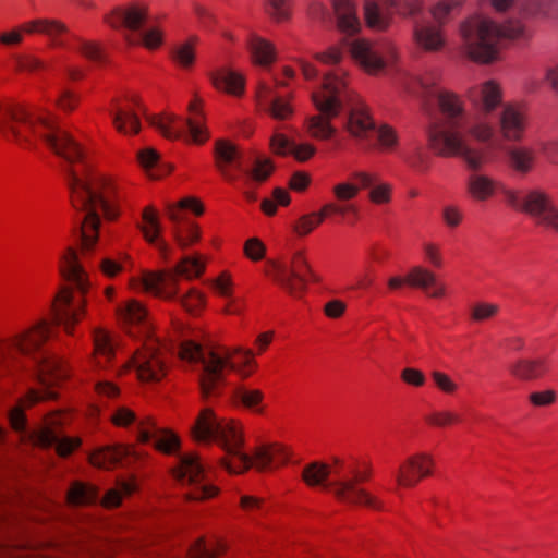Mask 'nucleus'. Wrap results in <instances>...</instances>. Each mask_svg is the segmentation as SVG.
Masks as SVG:
<instances>
[{"label":"nucleus","instance_id":"f03ea898","mask_svg":"<svg viewBox=\"0 0 558 558\" xmlns=\"http://www.w3.org/2000/svg\"><path fill=\"white\" fill-rule=\"evenodd\" d=\"M49 335V324L46 319H41L31 329L0 341V361L13 357L16 354L29 356L38 369L40 387L29 390L21 404L10 411V423L16 432H23L26 427L23 408L39 401L57 398V392L52 389V386L68 375L63 363L59 359L51 356L43 347Z\"/></svg>","mask_w":558,"mask_h":558},{"label":"nucleus","instance_id":"6e6552de","mask_svg":"<svg viewBox=\"0 0 558 558\" xmlns=\"http://www.w3.org/2000/svg\"><path fill=\"white\" fill-rule=\"evenodd\" d=\"M61 272L71 287H63L57 294L52 305V319L56 325L63 326L66 332L81 319L84 314L83 294L88 289L85 270L77 259L74 250L68 248L62 257Z\"/></svg>","mask_w":558,"mask_h":558},{"label":"nucleus","instance_id":"bf43d9fd","mask_svg":"<svg viewBox=\"0 0 558 558\" xmlns=\"http://www.w3.org/2000/svg\"><path fill=\"white\" fill-rule=\"evenodd\" d=\"M178 299L190 313H196L205 304L204 295L194 289L185 295L178 296Z\"/></svg>","mask_w":558,"mask_h":558},{"label":"nucleus","instance_id":"39448f33","mask_svg":"<svg viewBox=\"0 0 558 558\" xmlns=\"http://www.w3.org/2000/svg\"><path fill=\"white\" fill-rule=\"evenodd\" d=\"M68 184L73 207L83 213L80 229L82 248L88 252L98 240L99 210L108 220H114L119 216L111 199L113 185L101 175L87 173L85 177H81L71 168L68 170Z\"/></svg>","mask_w":558,"mask_h":558},{"label":"nucleus","instance_id":"1a4fd4ad","mask_svg":"<svg viewBox=\"0 0 558 558\" xmlns=\"http://www.w3.org/2000/svg\"><path fill=\"white\" fill-rule=\"evenodd\" d=\"M119 313L125 323L138 327L141 333L145 337L142 348L136 350L131 361L137 377L142 381H159L167 373V365L161 344L151 337L146 310L141 303L129 301L119 310Z\"/></svg>","mask_w":558,"mask_h":558},{"label":"nucleus","instance_id":"2eb2a0df","mask_svg":"<svg viewBox=\"0 0 558 558\" xmlns=\"http://www.w3.org/2000/svg\"><path fill=\"white\" fill-rule=\"evenodd\" d=\"M205 270L199 257L186 256L172 269L159 274H145L142 280L143 288L163 298H175L174 286L178 277L191 279L201 276Z\"/></svg>","mask_w":558,"mask_h":558},{"label":"nucleus","instance_id":"a211bd4d","mask_svg":"<svg viewBox=\"0 0 558 558\" xmlns=\"http://www.w3.org/2000/svg\"><path fill=\"white\" fill-rule=\"evenodd\" d=\"M175 477L182 483L193 485V489L187 493V497L192 500L207 499L217 494V488L206 481L204 465L194 453L180 457V463L175 470Z\"/></svg>","mask_w":558,"mask_h":558},{"label":"nucleus","instance_id":"680f3d73","mask_svg":"<svg viewBox=\"0 0 558 558\" xmlns=\"http://www.w3.org/2000/svg\"><path fill=\"white\" fill-rule=\"evenodd\" d=\"M460 421V416L451 411H438L432 413L427 417V422L438 427H445L451 425L453 423H458Z\"/></svg>","mask_w":558,"mask_h":558},{"label":"nucleus","instance_id":"f704fd0d","mask_svg":"<svg viewBox=\"0 0 558 558\" xmlns=\"http://www.w3.org/2000/svg\"><path fill=\"white\" fill-rule=\"evenodd\" d=\"M142 218L145 226H138L144 234L146 241L150 244L156 245L159 252L166 257L168 253V244L159 239L161 232V226L159 219L153 207H146L143 211Z\"/></svg>","mask_w":558,"mask_h":558},{"label":"nucleus","instance_id":"b1692460","mask_svg":"<svg viewBox=\"0 0 558 558\" xmlns=\"http://www.w3.org/2000/svg\"><path fill=\"white\" fill-rule=\"evenodd\" d=\"M412 36L416 47L426 52H438L446 46V36L442 27L429 20L415 21Z\"/></svg>","mask_w":558,"mask_h":558},{"label":"nucleus","instance_id":"49530a36","mask_svg":"<svg viewBox=\"0 0 558 558\" xmlns=\"http://www.w3.org/2000/svg\"><path fill=\"white\" fill-rule=\"evenodd\" d=\"M137 488L134 478L123 480L118 483L117 488L110 489L104 497L102 504L107 507H117L120 505L123 496H129Z\"/></svg>","mask_w":558,"mask_h":558},{"label":"nucleus","instance_id":"4d7b16f0","mask_svg":"<svg viewBox=\"0 0 558 558\" xmlns=\"http://www.w3.org/2000/svg\"><path fill=\"white\" fill-rule=\"evenodd\" d=\"M499 312V306L494 303L480 302L471 310V318L474 322H484L495 317Z\"/></svg>","mask_w":558,"mask_h":558},{"label":"nucleus","instance_id":"393cba45","mask_svg":"<svg viewBox=\"0 0 558 558\" xmlns=\"http://www.w3.org/2000/svg\"><path fill=\"white\" fill-rule=\"evenodd\" d=\"M291 96L278 95L272 87L262 83L257 90L259 107L276 120H287L293 114Z\"/></svg>","mask_w":558,"mask_h":558},{"label":"nucleus","instance_id":"ddd939ff","mask_svg":"<svg viewBox=\"0 0 558 558\" xmlns=\"http://www.w3.org/2000/svg\"><path fill=\"white\" fill-rule=\"evenodd\" d=\"M112 422L122 427L135 425L137 440L149 444L163 453H172L179 447V438L172 432L160 427L151 417L138 420L133 411L125 407L118 408L111 415Z\"/></svg>","mask_w":558,"mask_h":558},{"label":"nucleus","instance_id":"9d476101","mask_svg":"<svg viewBox=\"0 0 558 558\" xmlns=\"http://www.w3.org/2000/svg\"><path fill=\"white\" fill-rule=\"evenodd\" d=\"M343 76L344 72L341 69L326 74L319 90L312 94L313 102L320 112V114L307 119V130L315 138L328 140L336 133L330 119L336 118L340 113L343 102L350 100Z\"/></svg>","mask_w":558,"mask_h":558},{"label":"nucleus","instance_id":"2f4dec72","mask_svg":"<svg viewBox=\"0 0 558 558\" xmlns=\"http://www.w3.org/2000/svg\"><path fill=\"white\" fill-rule=\"evenodd\" d=\"M335 470H332L330 465L315 461L303 469L302 477L307 485L322 486L324 489H329L335 495L333 484L337 482V478L332 482H328L329 475L335 474L337 476L335 472L340 470V464L335 462Z\"/></svg>","mask_w":558,"mask_h":558},{"label":"nucleus","instance_id":"37998d69","mask_svg":"<svg viewBox=\"0 0 558 558\" xmlns=\"http://www.w3.org/2000/svg\"><path fill=\"white\" fill-rule=\"evenodd\" d=\"M254 60L260 65H268L275 60V48L266 39L252 36L248 43Z\"/></svg>","mask_w":558,"mask_h":558},{"label":"nucleus","instance_id":"aec40b11","mask_svg":"<svg viewBox=\"0 0 558 558\" xmlns=\"http://www.w3.org/2000/svg\"><path fill=\"white\" fill-rule=\"evenodd\" d=\"M378 2L401 16H413L420 11V4L412 0H365L364 16L367 25L376 31H385L391 22V15L381 12Z\"/></svg>","mask_w":558,"mask_h":558},{"label":"nucleus","instance_id":"dca6fc26","mask_svg":"<svg viewBox=\"0 0 558 558\" xmlns=\"http://www.w3.org/2000/svg\"><path fill=\"white\" fill-rule=\"evenodd\" d=\"M268 275L293 296H301L308 281H319V277L312 270L302 252L293 255L290 266L271 262Z\"/></svg>","mask_w":558,"mask_h":558},{"label":"nucleus","instance_id":"c9c22d12","mask_svg":"<svg viewBox=\"0 0 558 558\" xmlns=\"http://www.w3.org/2000/svg\"><path fill=\"white\" fill-rule=\"evenodd\" d=\"M547 371L544 359H520L510 366V373L521 380H533L543 376Z\"/></svg>","mask_w":558,"mask_h":558},{"label":"nucleus","instance_id":"473e14b6","mask_svg":"<svg viewBox=\"0 0 558 558\" xmlns=\"http://www.w3.org/2000/svg\"><path fill=\"white\" fill-rule=\"evenodd\" d=\"M271 148L279 155H293L299 161L308 160L316 151L311 144H296L283 134L276 133L271 137Z\"/></svg>","mask_w":558,"mask_h":558},{"label":"nucleus","instance_id":"a19ab883","mask_svg":"<svg viewBox=\"0 0 558 558\" xmlns=\"http://www.w3.org/2000/svg\"><path fill=\"white\" fill-rule=\"evenodd\" d=\"M94 349L95 359L99 366H104V364L109 362L114 355L112 340L110 336L101 329L94 331Z\"/></svg>","mask_w":558,"mask_h":558},{"label":"nucleus","instance_id":"0e129e2a","mask_svg":"<svg viewBox=\"0 0 558 558\" xmlns=\"http://www.w3.org/2000/svg\"><path fill=\"white\" fill-rule=\"evenodd\" d=\"M173 234L178 244L183 248L187 247L199 239V231L195 226H190L187 228L186 235H184L179 228L173 229Z\"/></svg>","mask_w":558,"mask_h":558},{"label":"nucleus","instance_id":"7ed1b4c3","mask_svg":"<svg viewBox=\"0 0 558 558\" xmlns=\"http://www.w3.org/2000/svg\"><path fill=\"white\" fill-rule=\"evenodd\" d=\"M194 439L198 442L217 441L233 460H223L230 473H241L255 466L258 471L283 465L288 453L280 445H262L253 454L244 453L241 448L243 438L240 427L233 421L218 420L209 408L201 411L191 428Z\"/></svg>","mask_w":558,"mask_h":558},{"label":"nucleus","instance_id":"cd10ccee","mask_svg":"<svg viewBox=\"0 0 558 558\" xmlns=\"http://www.w3.org/2000/svg\"><path fill=\"white\" fill-rule=\"evenodd\" d=\"M344 125L347 131L359 140H367L376 130L368 109L361 101L352 102Z\"/></svg>","mask_w":558,"mask_h":558},{"label":"nucleus","instance_id":"0eeeda50","mask_svg":"<svg viewBox=\"0 0 558 558\" xmlns=\"http://www.w3.org/2000/svg\"><path fill=\"white\" fill-rule=\"evenodd\" d=\"M440 74L436 70H430L424 72L422 75H414L407 78L404 82V88L413 96H416L421 99L424 110L429 116L435 113L437 109L439 112V117H436L434 121L430 123L428 129V141L430 142V132L432 130L441 122L442 120V110L440 106V98L445 95L452 96L458 99L462 110L465 113L466 121L463 128L461 129L463 137L464 129L469 126V133L480 143H488L494 138L495 130L490 123L485 120H476L474 122H470L469 114L466 113L463 102L461 98L448 90L442 89L439 86ZM466 140V138H464ZM468 143V141H465Z\"/></svg>","mask_w":558,"mask_h":558},{"label":"nucleus","instance_id":"6ab92c4d","mask_svg":"<svg viewBox=\"0 0 558 558\" xmlns=\"http://www.w3.org/2000/svg\"><path fill=\"white\" fill-rule=\"evenodd\" d=\"M66 422V415L63 413H53L49 415L44 427L36 434L35 441L43 448H53L59 456L66 457L80 446V440L65 436L60 427Z\"/></svg>","mask_w":558,"mask_h":558},{"label":"nucleus","instance_id":"423d86ee","mask_svg":"<svg viewBox=\"0 0 558 558\" xmlns=\"http://www.w3.org/2000/svg\"><path fill=\"white\" fill-rule=\"evenodd\" d=\"M238 353L243 355L244 365L252 362V351L241 348H235L233 351L229 349H204L191 340L182 342L179 347L181 360L201 365L198 381L203 399L221 395L226 386L227 372L236 369L233 356Z\"/></svg>","mask_w":558,"mask_h":558},{"label":"nucleus","instance_id":"603ef678","mask_svg":"<svg viewBox=\"0 0 558 558\" xmlns=\"http://www.w3.org/2000/svg\"><path fill=\"white\" fill-rule=\"evenodd\" d=\"M536 190H532L524 195H519L513 191L505 190V196L507 203L513 208L521 210L523 213L530 214L533 203L531 202V196L535 193Z\"/></svg>","mask_w":558,"mask_h":558},{"label":"nucleus","instance_id":"c03bdc74","mask_svg":"<svg viewBox=\"0 0 558 558\" xmlns=\"http://www.w3.org/2000/svg\"><path fill=\"white\" fill-rule=\"evenodd\" d=\"M463 0H439L429 10L434 23L442 27L462 7Z\"/></svg>","mask_w":558,"mask_h":558},{"label":"nucleus","instance_id":"e2e57ef3","mask_svg":"<svg viewBox=\"0 0 558 558\" xmlns=\"http://www.w3.org/2000/svg\"><path fill=\"white\" fill-rule=\"evenodd\" d=\"M376 133L378 142L384 149H391L397 145L398 136L391 126L384 124L378 128Z\"/></svg>","mask_w":558,"mask_h":558},{"label":"nucleus","instance_id":"13d9d810","mask_svg":"<svg viewBox=\"0 0 558 558\" xmlns=\"http://www.w3.org/2000/svg\"><path fill=\"white\" fill-rule=\"evenodd\" d=\"M332 192L337 201L345 203L356 197L360 186L351 182H341L332 187Z\"/></svg>","mask_w":558,"mask_h":558},{"label":"nucleus","instance_id":"052dcab7","mask_svg":"<svg viewBox=\"0 0 558 558\" xmlns=\"http://www.w3.org/2000/svg\"><path fill=\"white\" fill-rule=\"evenodd\" d=\"M14 66L17 71L33 72L38 69H44L43 61L31 54H16L14 56Z\"/></svg>","mask_w":558,"mask_h":558},{"label":"nucleus","instance_id":"bb28decb","mask_svg":"<svg viewBox=\"0 0 558 558\" xmlns=\"http://www.w3.org/2000/svg\"><path fill=\"white\" fill-rule=\"evenodd\" d=\"M531 197L533 207L529 215L537 225L558 232V207L551 197L541 190H536Z\"/></svg>","mask_w":558,"mask_h":558},{"label":"nucleus","instance_id":"09e8293b","mask_svg":"<svg viewBox=\"0 0 558 558\" xmlns=\"http://www.w3.org/2000/svg\"><path fill=\"white\" fill-rule=\"evenodd\" d=\"M407 281L411 287L426 290L436 284V276L421 266H415L408 274Z\"/></svg>","mask_w":558,"mask_h":558},{"label":"nucleus","instance_id":"774afa93","mask_svg":"<svg viewBox=\"0 0 558 558\" xmlns=\"http://www.w3.org/2000/svg\"><path fill=\"white\" fill-rule=\"evenodd\" d=\"M539 149L550 163L558 165V138L541 142Z\"/></svg>","mask_w":558,"mask_h":558},{"label":"nucleus","instance_id":"864d4df0","mask_svg":"<svg viewBox=\"0 0 558 558\" xmlns=\"http://www.w3.org/2000/svg\"><path fill=\"white\" fill-rule=\"evenodd\" d=\"M290 203V196L288 192L281 187L274 190L272 199L265 198L262 202V209L268 216H272L277 211V205L286 206Z\"/></svg>","mask_w":558,"mask_h":558},{"label":"nucleus","instance_id":"412c9836","mask_svg":"<svg viewBox=\"0 0 558 558\" xmlns=\"http://www.w3.org/2000/svg\"><path fill=\"white\" fill-rule=\"evenodd\" d=\"M352 58L371 74L379 73L386 65V59L395 57L389 44H372L365 39H355L350 44Z\"/></svg>","mask_w":558,"mask_h":558},{"label":"nucleus","instance_id":"c85d7f7f","mask_svg":"<svg viewBox=\"0 0 558 558\" xmlns=\"http://www.w3.org/2000/svg\"><path fill=\"white\" fill-rule=\"evenodd\" d=\"M504 153L509 169L521 175L530 173L537 161L536 151L531 146L507 145Z\"/></svg>","mask_w":558,"mask_h":558},{"label":"nucleus","instance_id":"e433bc0d","mask_svg":"<svg viewBox=\"0 0 558 558\" xmlns=\"http://www.w3.org/2000/svg\"><path fill=\"white\" fill-rule=\"evenodd\" d=\"M211 82L218 89H223L232 95H241L244 90L243 77L230 70L221 69L211 75Z\"/></svg>","mask_w":558,"mask_h":558},{"label":"nucleus","instance_id":"a18cd8bd","mask_svg":"<svg viewBox=\"0 0 558 558\" xmlns=\"http://www.w3.org/2000/svg\"><path fill=\"white\" fill-rule=\"evenodd\" d=\"M68 499L73 505H87L97 501L99 494L94 486L76 483L69 490Z\"/></svg>","mask_w":558,"mask_h":558},{"label":"nucleus","instance_id":"f257e3e1","mask_svg":"<svg viewBox=\"0 0 558 558\" xmlns=\"http://www.w3.org/2000/svg\"><path fill=\"white\" fill-rule=\"evenodd\" d=\"M442 120L430 132V146L440 156L459 157L472 171L466 179V192L476 202L492 198L504 185L493 177L480 172L489 162L486 149L472 147L465 142L461 129L466 117L457 98H440Z\"/></svg>","mask_w":558,"mask_h":558},{"label":"nucleus","instance_id":"72a5a7b5","mask_svg":"<svg viewBox=\"0 0 558 558\" xmlns=\"http://www.w3.org/2000/svg\"><path fill=\"white\" fill-rule=\"evenodd\" d=\"M332 5L339 31L348 35L357 33L361 24L353 3L350 0H333Z\"/></svg>","mask_w":558,"mask_h":558},{"label":"nucleus","instance_id":"5701e85b","mask_svg":"<svg viewBox=\"0 0 558 558\" xmlns=\"http://www.w3.org/2000/svg\"><path fill=\"white\" fill-rule=\"evenodd\" d=\"M434 464L430 454L421 452L409 457L396 471V482L400 486L413 487L421 478L432 474Z\"/></svg>","mask_w":558,"mask_h":558},{"label":"nucleus","instance_id":"58836bf2","mask_svg":"<svg viewBox=\"0 0 558 558\" xmlns=\"http://www.w3.org/2000/svg\"><path fill=\"white\" fill-rule=\"evenodd\" d=\"M271 171H272V167L268 160H256L255 165L252 169H247L244 171V174H245L244 184L247 187L244 191V194L247 199H250L252 202L256 201L257 196L253 191L250 190L251 185L254 182H256V183L264 182L270 175Z\"/></svg>","mask_w":558,"mask_h":558},{"label":"nucleus","instance_id":"de8ad7c7","mask_svg":"<svg viewBox=\"0 0 558 558\" xmlns=\"http://www.w3.org/2000/svg\"><path fill=\"white\" fill-rule=\"evenodd\" d=\"M263 392L258 389H250L241 386L234 389L233 398L236 402H240L244 407L252 409L258 413L262 412V408H258L263 400Z\"/></svg>","mask_w":558,"mask_h":558},{"label":"nucleus","instance_id":"4c0bfd02","mask_svg":"<svg viewBox=\"0 0 558 558\" xmlns=\"http://www.w3.org/2000/svg\"><path fill=\"white\" fill-rule=\"evenodd\" d=\"M138 159L143 168L153 179L161 178L171 171V166L160 160L159 154L154 148H145L138 153Z\"/></svg>","mask_w":558,"mask_h":558},{"label":"nucleus","instance_id":"6e6d98bb","mask_svg":"<svg viewBox=\"0 0 558 558\" xmlns=\"http://www.w3.org/2000/svg\"><path fill=\"white\" fill-rule=\"evenodd\" d=\"M322 217L316 211L300 217L294 225L293 229L300 236H305L311 233L317 226L322 223Z\"/></svg>","mask_w":558,"mask_h":558},{"label":"nucleus","instance_id":"4be33fe9","mask_svg":"<svg viewBox=\"0 0 558 558\" xmlns=\"http://www.w3.org/2000/svg\"><path fill=\"white\" fill-rule=\"evenodd\" d=\"M499 132L505 142L519 143L523 140L529 125L526 110L515 104H507L498 120Z\"/></svg>","mask_w":558,"mask_h":558},{"label":"nucleus","instance_id":"f8f14e48","mask_svg":"<svg viewBox=\"0 0 558 558\" xmlns=\"http://www.w3.org/2000/svg\"><path fill=\"white\" fill-rule=\"evenodd\" d=\"M22 34H45L51 39V44L58 48H71L69 40L76 45L73 47L86 59L94 62H102L105 56L97 43L84 40L71 33L65 24L57 20L38 19L26 22L19 26Z\"/></svg>","mask_w":558,"mask_h":558},{"label":"nucleus","instance_id":"4468645a","mask_svg":"<svg viewBox=\"0 0 558 558\" xmlns=\"http://www.w3.org/2000/svg\"><path fill=\"white\" fill-rule=\"evenodd\" d=\"M187 109L191 114L187 119H181L175 114L167 113L148 117V121L169 140L187 136L186 138H190L192 142L202 144L207 140L208 135L203 125V112L198 100L190 102Z\"/></svg>","mask_w":558,"mask_h":558},{"label":"nucleus","instance_id":"a878e982","mask_svg":"<svg viewBox=\"0 0 558 558\" xmlns=\"http://www.w3.org/2000/svg\"><path fill=\"white\" fill-rule=\"evenodd\" d=\"M215 162L222 177L230 182H234L238 177L228 168L233 165L236 170L244 172L242 154L238 146L227 140H218L215 144Z\"/></svg>","mask_w":558,"mask_h":558},{"label":"nucleus","instance_id":"f3484780","mask_svg":"<svg viewBox=\"0 0 558 558\" xmlns=\"http://www.w3.org/2000/svg\"><path fill=\"white\" fill-rule=\"evenodd\" d=\"M336 463L340 464V470L336 471L337 482L335 486V496L343 502L350 505H364L374 509H383V505L366 490L357 486V483L366 481L369 476L367 472H361L353 465H345L339 459Z\"/></svg>","mask_w":558,"mask_h":558},{"label":"nucleus","instance_id":"69168bd1","mask_svg":"<svg viewBox=\"0 0 558 558\" xmlns=\"http://www.w3.org/2000/svg\"><path fill=\"white\" fill-rule=\"evenodd\" d=\"M432 378L435 385L446 393H453L458 388V385L442 372L434 371L432 373Z\"/></svg>","mask_w":558,"mask_h":558},{"label":"nucleus","instance_id":"79ce46f5","mask_svg":"<svg viewBox=\"0 0 558 558\" xmlns=\"http://www.w3.org/2000/svg\"><path fill=\"white\" fill-rule=\"evenodd\" d=\"M185 209H191L196 215H202L204 211L203 205L195 198H183L178 204H169L167 206V215L174 223V228H179V223L184 221Z\"/></svg>","mask_w":558,"mask_h":558},{"label":"nucleus","instance_id":"8fccbe9b","mask_svg":"<svg viewBox=\"0 0 558 558\" xmlns=\"http://www.w3.org/2000/svg\"><path fill=\"white\" fill-rule=\"evenodd\" d=\"M196 41L197 37H193L189 41L179 45L173 50V59L178 64H180L183 68H190L194 63V45Z\"/></svg>","mask_w":558,"mask_h":558},{"label":"nucleus","instance_id":"3c124183","mask_svg":"<svg viewBox=\"0 0 558 558\" xmlns=\"http://www.w3.org/2000/svg\"><path fill=\"white\" fill-rule=\"evenodd\" d=\"M266 13L277 22H283L290 17V0H266Z\"/></svg>","mask_w":558,"mask_h":558},{"label":"nucleus","instance_id":"5fc2aeb1","mask_svg":"<svg viewBox=\"0 0 558 558\" xmlns=\"http://www.w3.org/2000/svg\"><path fill=\"white\" fill-rule=\"evenodd\" d=\"M223 550L225 545L222 543L217 542L216 548L210 549L205 544V541L199 538L192 545L189 553L191 558H216Z\"/></svg>","mask_w":558,"mask_h":558},{"label":"nucleus","instance_id":"ea45409f","mask_svg":"<svg viewBox=\"0 0 558 558\" xmlns=\"http://www.w3.org/2000/svg\"><path fill=\"white\" fill-rule=\"evenodd\" d=\"M117 130L124 134H136L141 130L140 119L130 109L118 108L111 113Z\"/></svg>","mask_w":558,"mask_h":558},{"label":"nucleus","instance_id":"9b49d317","mask_svg":"<svg viewBox=\"0 0 558 558\" xmlns=\"http://www.w3.org/2000/svg\"><path fill=\"white\" fill-rule=\"evenodd\" d=\"M148 19V8L132 3L124 8H116L105 16V22L113 28H123L130 34L125 39L131 45H143L148 49H156L162 43V33L158 27L144 29Z\"/></svg>","mask_w":558,"mask_h":558},{"label":"nucleus","instance_id":"7c9ffc66","mask_svg":"<svg viewBox=\"0 0 558 558\" xmlns=\"http://www.w3.org/2000/svg\"><path fill=\"white\" fill-rule=\"evenodd\" d=\"M470 100L478 110L489 113L501 104V92L497 84L488 81L470 92Z\"/></svg>","mask_w":558,"mask_h":558},{"label":"nucleus","instance_id":"c756f323","mask_svg":"<svg viewBox=\"0 0 558 558\" xmlns=\"http://www.w3.org/2000/svg\"><path fill=\"white\" fill-rule=\"evenodd\" d=\"M135 451L130 447H106L90 456V463L97 468L110 469L117 464H124L130 459H135Z\"/></svg>","mask_w":558,"mask_h":558},{"label":"nucleus","instance_id":"20e7f679","mask_svg":"<svg viewBox=\"0 0 558 558\" xmlns=\"http://www.w3.org/2000/svg\"><path fill=\"white\" fill-rule=\"evenodd\" d=\"M0 133L9 141L23 147H33L44 142L68 162L83 160L80 145L52 118L35 108L10 107L0 113Z\"/></svg>","mask_w":558,"mask_h":558},{"label":"nucleus","instance_id":"338daca9","mask_svg":"<svg viewBox=\"0 0 558 558\" xmlns=\"http://www.w3.org/2000/svg\"><path fill=\"white\" fill-rule=\"evenodd\" d=\"M404 160L418 172H425L428 169V156L417 149L412 155L404 156Z\"/></svg>","mask_w":558,"mask_h":558}]
</instances>
